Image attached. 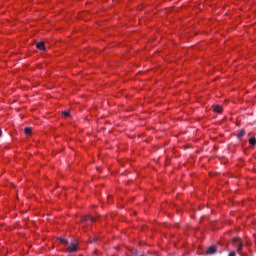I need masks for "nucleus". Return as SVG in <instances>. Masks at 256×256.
<instances>
[{
  "mask_svg": "<svg viewBox=\"0 0 256 256\" xmlns=\"http://www.w3.org/2000/svg\"><path fill=\"white\" fill-rule=\"evenodd\" d=\"M62 115H65V112H64V111H62Z\"/></svg>",
  "mask_w": 256,
  "mask_h": 256,
  "instance_id": "14",
  "label": "nucleus"
},
{
  "mask_svg": "<svg viewBox=\"0 0 256 256\" xmlns=\"http://www.w3.org/2000/svg\"><path fill=\"white\" fill-rule=\"evenodd\" d=\"M68 253H75L77 251V243L72 242L71 246L67 248Z\"/></svg>",
  "mask_w": 256,
  "mask_h": 256,
  "instance_id": "3",
  "label": "nucleus"
},
{
  "mask_svg": "<svg viewBox=\"0 0 256 256\" xmlns=\"http://www.w3.org/2000/svg\"><path fill=\"white\" fill-rule=\"evenodd\" d=\"M249 143L250 145H256V138L255 137L250 138Z\"/></svg>",
  "mask_w": 256,
  "mask_h": 256,
  "instance_id": "8",
  "label": "nucleus"
},
{
  "mask_svg": "<svg viewBox=\"0 0 256 256\" xmlns=\"http://www.w3.org/2000/svg\"><path fill=\"white\" fill-rule=\"evenodd\" d=\"M97 241V237H94L93 239H90V243H95Z\"/></svg>",
  "mask_w": 256,
  "mask_h": 256,
  "instance_id": "11",
  "label": "nucleus"
},
{
  "mask_svg": "<svg viewBox=\"0 0 256 256\" xmlns=\"http://www.w3.org/2000/svg\"><path fill=\"white\" fill-rule=\"evenodd\" d=\"M238 139H243V137H245V129H242L238 132L237 135Z\"/></svg>",
  "mask_w": 256,
  "mask_h": 256,
  "instance_id": "7",
  "label": "nucleus"
},
{
  "mask_svg": "<svg viewBox=\"0 0 256 256\" xmlns=\"http://www.w3.org/2000/svg\"><path fill=\"white\" fill-rule=\"evenodd\" d=\"M213 111L214 113H222L223 108L220 105H213Z\"/></svg>",
  "mask_w": 256,
  "mask_h": 256,
  "instance_id": "5",
  "label": "nucleus"
},
{
  "mask_svg": "<svg viewBox=\"0 0 256 256\" xmlns=\"http://www.w3.org/2000/svg\"><path fill=\"white\" fill-rule=\"evenodd\" d=\"M37 49L40 51H45V43L44 42H39L36 44Z\"/></svg>",
  "mask_w": 256,
  "mask_h": 256,
  "instance_id": "6",
  "label": "nucleus"
},
{
  "mask_svg": "<svg viewBox=\"0 0 256 256\" xmlns=\"http://www.w3.org/2000/svg\"><path fill=\"white\" fill-rule=\"evenodd\" d=\"M69 117H71V113H69L68 111H65V118L67 119Z\"/></svg>",
  "mask_w": 256,
  "mask_h": 256,
  "instance_id": "10",
  "label": "nucleus"
},
{
  "mask_svg": "<svg viewBox=\"0 0 256 256\" xmlns=\"http://www.w3.org/2000/svg\"><path fill=\"white\" fill-rule=\"evenodd\" d=\"M92 221V223H94V221H97V219L93 216H84L82 217V223H86V221Z\"/></svg>",
  "mask_w": 256,
  "mask_h": 256,
  "instance_id": "4",
  "label": "nucleus"
},
{
  "mask_svg": "<svg viewBox=\"0 0 256 256\" xmlns=\"http://www.w3.org/2000/svg\"><path fill=\"white\" fill-rule=\"evenodd\" d=\"M67 243H68V242H67V240H66V241H65V244L67 245Z\"/></svg>",
  "mask_w": 256,
  "mask_h": 256,
  "instance_id": "15",
  "label": "nucleus"
},
{
  "mask_svg": "<svg viewBox=\"0 0 256 256\" xmlns=\"http://www.w3.org/2000/svg\"><path fill=\"white\" fill-rule=\"evenodd\" d=\"M228 256H235V252H230Z\"/></svg>",
  "mask_w": 256,
  "mask_h": 256,
  "instance_id": "12",
  "label": "nucleus"
},
{
  "mask_svg": "<svg viewBox=\"0 0 256 256\" xmlns=\"http://www.w3.org/2000/svg\"><path fill=\"white\" fill-rule=\"evenodd\" d=\"M25 135H31V128L27 127L24 129Z\"/></svg>",
  "mask_w": 256,
  "mask_h": 256,
  "instance_id": "9",
  "label": "nucleus"
},
{
  "mask_svg": "<svg viewBox=\"0 0 256 256\" xmlns=\"http://www.w3.org/2000/svg\"><path fill=\"white\" fill-rule=\"evenodd\" d=\"M2 133H3V132L0 130V137H1Z\"/></svg>",
  "mask_w": 256,
  "mask_h": 256,
  "instance_id": "13",
  "label": "nucleus"
},
{
  "mask_svg": "<svg viewBox=\"0 0 256 256\" xmlns=\"http://www.w3.org/2000/svg\"><path fill=\"white\" fill-rule=\"evenodd\" d=\"M232 243L236 247L237 253H241V251H243V242H241V238H233Z\"/></svg>",
  "mask_w": 256,
  "mask_h": 256,
  "instance_id": "1",
  "label": "nucleus"
},
{
  "mask_svg": "<svg viewBox=\"0 0 256 256\" xmlns=\"http://www.w3.org/2000/svg\"><path fill=\"white\" fill-rule=\"evenodd\" d=\"M217 253V246H209L206 249V255H215Z\"/></svg>",
  "mask_w": 256,
  "mask_h": 256,
  "instance_id": "2",
  "label": "nucleus"
}]
</instances>
